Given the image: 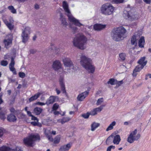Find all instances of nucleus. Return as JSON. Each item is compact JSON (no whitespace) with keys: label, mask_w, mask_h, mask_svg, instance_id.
Wrapping results in <instances>:
<instances>
[{"label":"nucleus","mask_w":151,"mask_h":151,"mask_svg":"<svg viewBox=\"0 0 151 151\" xmlns=\"http://www.w3.org/2000/svg\"><path fill=\"white\" fill-rule=\"evenodd\" d=\"M104 100L103 98H100L98 99L96 104L97 106L100 105L104 102Z\"/></svg>","instance_id":"ea45409f"},{"label":"nucleus","mask_w":151,"mask_h":151,"mask_svg":"<svg viewBox=\"0 0 151 151\" xmlns=\"http://www.w3.org/2000/svg\"><path fill=\"white\" fill-rule=\"evenodd\" d=\"M72 29L74 31H76L77 30V28L76 27H73Z\"/></svg>","instance_id":"774afa93"},{"label":"nucleus","mask_w":151,"mask_h":151,"mask_svg":"<svg viewBox=\"0 0 151 151\" xmlns=\"http://www.w3.org/2000/svg\"><path fill=\"white\" fill-rule=\"evenodd\" d=\"M5 113H3L2 112L0 111V118L2 119H5Z\"/></svg>","instance_id":"a18cd8bd"},{"label":"nucleus","mask_w":151,"mask_h":151,"mask_svg":"<svg viewBox=\"0 0 151 151\" xmlns=\"http://www.w3.org/2000/svg\"><path fill=\"white\" fill-rule=\"evenodd\" d=\"M55 91L58 95L60 93V91L58 89V88H56L55 89Z\"/></svg>","instance_id":"13d9d810"},{"label":"nucleus","mask_w":151,"mask_h":151,"mask_svg":"<svg viewBox=\"0 0 151 151\" xmlns=\"http://www.w3.org/2000/svg\"><path fill=\"white\" fill-rule=\"evenodd\" d=\"M70 120V119L69 117H64L61 119H59L58 121L61 122L62 124L65 123V122H68Z\"/></svg>","instance_id":"7c9ffc66"},{"label":"nucleus","mask_w":151,"mask_h":151,"mask_svg":"<svg viewBox=\"0 0 151 151\" xmlns=\"http://www.w3.org/2000/svg\"><path fill=\"white\" fill-rule=\"evenodd\" d=\"M30 33V28L26 27L22 29V32L21 35L23 42H26L27 41L29 38V35Z\"/></svg>","instance_id":"9d476101"},{"label":"nucleus","mask_w":151,"mask_h":151,"mask_svg":"<svg viewBox=\"0 0 151 151\" xmlns=\"http://www.w3.org/2000/svg\"><path fill=\"white\" fill-rule=\"evenodd\" d=\"M144 67L141 66L140 65H138L133 70L132 75L133 76H136L137 75V72H139Z\"/></svg>","instance_id":"4be33fe9"},{"label":"nucleus","mask_w":151,"mask_h":151,"mask_svg":"<svg viewBox=\"0 0 151 151\" xmlns=\"http://www.w3.org/2000/svg\"><path fill=\"white\" fill-rule=\"evenodd\" d=\"M36 50L34 49L31 50L30 51V52L31 53L34 54L36 52Z\"/></svg>","instance_id":"6e6d98bb"},{"label":"nucleus","mask_w":151,"mask_h":151,"mask_svg":"<svg viewBox=\"0 0 151 151\" xmlns=\"http://www.w3.org/2000/svg\"><path fill=\"white\" fill-rule=\"evenodd\" d=\"M8 93L9 94V95H10L11 94V90H9L7 91Z\"/></svg>","instance_id":"69168bd1"},{"label":"nucleus","mask_w":151,"mask_h":151,"mask_svg":"<svg viewBox=\"0 0 151 151\" xmlns=\"http://www.w3.org/2000/svg\"><path fill=\"white\" fill-rule=\"evenodd\" d=\"M151 78V74H148L146 75L145 79L146 80H147L148 79V78Z\"/></svg>","instance_id":"3c124183"},{"label":"nucleus","mask_w":151,"mask_h":151,"mask_svg":"<svg viewBox=\"0 0 151 151\" xmlns=\"http://www.w3.org/2000/svg\"><path fill=\"white\" fill-rule=\"evenodd\" d=\"M52 67L55 70L58 72H61L63 73L65 72L62 68V65L61 63L59 60H56L53 62Z\"/></svg>","instance_id":"9b49d317"},{"label":"nucleus","mask_w":151,"mask_h":151,"mask_svg":"<svg viewBox=\"0 0 151 151\" xmlns=\"http://www.w3.org/2000/svg\"><path fill=\"white\" fill-rule=\"evenodd\" d=\"M36 38H37V36L36 35H35L33 37V40H36Z\"/></svg>","instance_id":"338daca9"},{"label":"nucleus","mask_w":151,"mask_h":151,"mask_svg":"<svg viewBox=\"0 0 151 151\" xmlns=\"http://www.w3.org/2000/svg\"><path fill=\"white\" fill-rule=\"evenodd\" d=\"M104 106L103 105L99 107L94 109L89 112L90 115L94 116L96 115L97 112H100L103 109V107Z\"/></svg>","instance_id":"2eb2a0df"},{"label":"nucleus","mask_w":151,"mask_h":151,"mask_svg":"<svg viewBox=\"0 0 151 151\" xmlns=\"http://www.w3.org/2000/svg\"><path fill=\"white\" fill-rule=\"evenodd\" d=\"M106 25L101 24H96L94 25L93 28L94 30L97 31H100L105 28Z\"/></svg>","instance_id":"aec40b11"},{"label":"nucleus","mask_w":151,"mask_h":151,"mask_svg":"<svg viewBox=\"0 0 151 151\" xmlns=\"http://www.w3.org/2000/svg\"><path fill=\"white\" fill-rule=\"evenodd\" d=\"M42 111V109L39 107H36L34 109V112L36 115L40 114Z\"/></svg>","instance_id":"473e14b6"},{"label":"nucleus","mask_w":151,"mask_h":151,"mask_svg":"<svg viewBox=\"0 0 151 151\" xmlns=\"http://www.w3.org/2000/svg\"><path fill=\"white\" fill-rule=\"evenodd\" d=\"M123 16L125 19L131 21L137 20L138 18V15L136 14L134 10L129 6L125 8L123 12Z\"/></svg>","instance_id":"39448f33"},{"label":"nucleus","mask_w":151,"mask_h":151,"mask_svg":"<svg viewBox=\"0 0 151 151\" xmlns=\"http://www.w3.org/2000/svg\"><path fill=\"white\" fill-rule=\"evenodd\" d=\"M19 77L21 78H24L25 76V75L24 73L23 72H19Z\"/></svg>","instance_id":"09e8293b"},{"label":"nucleus","mask_w":151,"mask_h":151,"mask_svg":"<svg viewBox=\"0 0 151 151\" xmlns=\"http://www.w3.org/2000/svg\"><path fill=\"white\" fill-rule=\"evenodd\" d=\"M45 133L49 140L51 142H52L53 139L52 135H50L51 133L50 131L49 130L46 129L45 131Z\"/></svg>","instance_id":"b1692460"},{"label":"nucleus","mask_w":151,"mask_h":151,"mask_svg":"<svg viewBox=\"0 0 151 151\" xmlns=\"http://www.w3.org/2000/svg\"><path fill=\"white\" fill-rule=\"evenodd\" d=\"M27 115L29 116L32 117L31 119L32 120H35L37 118L34 116L32 115V114L31 113L30 111H28L27 112Z\"/></svg>","instance_id":"a19ab883"},{"label":"nucleus","mask_w":151,"mask_h":151,"mask_svg":"<svg viewBox=\"0 0 151 151\" xmlns=\"http://www.w3.org/2000/svg\"><path fill=\"white\" fill-rule=\"evenodd\" d=\"M123 83V81H118L116 80V86L117 87H119Z\"/></svg>","instance_id":"49530a36"},{"label":"nucleus","mask_w":151,"mask_h":151,"mask_svg":"<svg viewBox=\"0 0 151 151\" xmlns=\"http://www.w3.org/2000/svg\"><path fill=\"white\" fill-rule=\"evenodd\" d=\"M116 124V122L115 121L112 122L107 127L106 129V131L112 129L114 128V127Z\"/></svg>","instance_id":"2f4dec72"},{"label":"nucleus","mask_w":151,"mask_h":151,"mask_svg":"<svg viewBox=\"0 0 151 151\" xmlns=\"http://www.w3.org/2000/svg\"><path fill=\"white\" fill-rule=\"evenodd\" d=\"M59 107V105L58 104L55 103L53 106L52 109L53 111L56 110L58 109Z\"/></svg>","instance_id":"79ce46f5"},{"label":"nucleus","mask_w":151,"mask_h":151,"mask_svg":"<svg viewBox=\"0 0 151 151\" xmlns=\"http://www.w3.org/2000/svg\"><path fill=\"white\" fill-rule=\"evenodd\" d=\"M60 19L63 25L65 26H66L68 23L66 22V19L63 17V15L62 14H60Z\"/></svg>","instance_id":"c9c22d12"},{"label":"nucleus","mask_w":151,"mask_h":151,"mask_svg":"<svg viewBox=\"0 0 151 151\" xmlns=\"http://www.w3.org/2000/svg\"><path fill=\"white\" fill-rule=\"evenodd\" d=\"M15 62L13 58H12L11 63L9 65V68L10 70L12 71L14 75H16L17 73L15 69L14 68Z\"/></svg>","instance_id":"dca6fc26"},{"label":"nucleus","mask_w":151,"mask_h":151,"mask_svg":"<svg viewBox=\"0 0 151 151\" xmlns=\"http://www.w3.org/2000/svg\"><path fill=\"white\" fill-rule=\"evenodd\" d=\"M36 104L40 106H42L45 105L46 104V103H44L41 102H38L36 103Z\"/></svg>","instance_id":"8fccbe9b"},{"label":"nucleus","mask_w":151,"mask_h":151,"mask_svg":"<svg viewBox=\"0 0 151 151\" xmlns=\"http://www.w3.org/2000/svg\"><path fill=\"white\" fill-rule=\"evenodd\" d=\"M72 144L71 143H69L61 146L60 149V151H68L71 147Z\"/></svg>","instance_id":"5701e85b"},{"label":"nucleus","mask_w":151,"mask_h":151,"mask_svg":"<svg viewBox=\"0 0 151 151\" xmlns=\"http://www.w3.org/2000/svg\"><path fill=\"white\" fill-rule=\"evenodd\" d=\"M87 41V37L84 35L79 33L76 35L74 38L73 43L75 47L79 49L83 50L86 48L85 45Z\"/></svg>","instance_id":"f257e3e1"},{"label":"nucleus","mask_w":151,"mask_h":151,"mask_svg":"<svg viewBox=\"0 0 151 151\" xmlns=\"http://www.w3.org/2000/svg\"><path fill=\"white\" fill-rule=\"evenodd\" d=\"M8 64V62L6 60H2L1 62V64L4 66H6Z\"/></svg>","instance_id":"37998d69"},{"label":"nucleus","mask_w":151,"mask_h":151,"mask_svg":"<svg viewBox=\"0 0 151 151\" xmlns=\"http://www.w3.org/2000/svg\"><path fill=\"white\" fill-rule=\"evenodd\" d=\"M115 146H114L113 145H111L108 147V148L107 149V150H106V151H111V150L112 149H115Z\"/></svg>","instance_id":"de8ad7c7"},{"label":"nucleus","mask_w":151,"mask_h":151,"mask_svg":"<svg viewBox=\"0 0 151 151\" xmlns=\"http://www.w3.org/2000/svg\"><path fill=\"white\" fill-rule=\"evenodd\" d=\"M51 134H52L53 135H55L56 134V131H52L51 132Z\"/></svg>","instance_id":"680f3d73"},{"label":"nucleus","mask_w":151,"mask_h":151,"mask_svg":"<svg viewBox=\"0 0 151 151\" xmlns=\"http://www.w3.org/2000/svg\"><path fill=\"white\" fill-rule=\"evenodd\" d=\"M42 94V92H38L36 94H35L34 96L31 97L29 99V101L30 102L33 101L37 99Z\"/></svg>","instance_id":"bb28decb"},{"label":"nucleus","mask_w":151,"mask_h":151,"mask_svg":"<svg viewBox=\"0 0 151 151\" xmlns=\"http://www.w3.org/2000/svg\"><path fill=\"white\" fill-rule=\"evenodd\" d=\"M1 19L4 24L10 30H12L13 29L14 25L13 24L14 20L12 17H9V22L6 19V15L3 14L2 15Z\"/></svg>","instance_id":"1a4fd4ad"},{"label":"nucleus","mask_w":151,"mask_h":151,"mask_svg":"<svg viewBox=\"0 0 151 151\" xmlns=\"http://www.w3.org/2000/svg\"><path fill=\"white\" fill-rule=\"evenodd\" d=\"M9 38L6 39L4 41V43L6 48L9 47L12 43V36L11 35H9Z\"/></svg>","instance_id":"f3484780"},{"label":"nucleus","mask_w":151,"mask_h":151,"mask_svg":"<svg viewBox=\"0 0 151 151\" xmlns=\"http://www.w3.org/2000/svg\"><path fill=\"white\" fill-rule=\"evenodd\" d=\"M2 94L0 95V104H1L3 102V101L1 98Z\"/></svg>","instance_id":"052dcab7"},{"label":"nucleus","mask_w":151,"mask_h":151,"mask_svg":"<svg viewBox=\"0 0 151 151\" xmlns=\"http://www.w3.org/2000/svg\"><path fill=\"white\" fill-rule=\"evenodd\" d=\"M58 99V98L57 96H51L47 100L46 104L47 105H49L52 104L55 101L56 99Z\"/></svg>","instance_id":"a211bd4d"},{"label":"nucleus","mask_w":151,"mask_h":151,"mask_svg":"<svg viewBox=\"0 0 151 151\" xmlns=\"http://www.w3.org/2000/svg\"><path fill=\"white\" fill-rule=\"evenodd\" d=\"M141 35L142 33L140 32H137L134 33L131 39V42L132 45H137L138 40L140 38Z\"/></svg>","instance_id":"f8f14e48"},{"label":"nucleus","mask_w":151,"mask_h":151,"mask_svg":"<svg viewBox=\"0 0 151 151\" xmlns=\"http://www.w3.org/2000/svg\"><path fill=\"white\" fill-rule=\"evenodd\" d=\"M115 8L112 4L107 3L103 4L100 8L101 13L105 16H109L114 13Z\"/></svg>","instance_id":"423d86ee"},{"label":"nucleus","mask_w":151,"mask_h":151,"mask_svg":"<svg viewBox=\"0 0 151 151\" xmlns=\"http://www.w3.org/2000/svg\"><path fill=\"white\" fill-rule=\"evenodd\" d=\"M145 57L142 58L138 62L139 65H140L141 66L144 67L147 63V61L145 60Z\"/></svg>","instance_id":"a878e982"},{"label":"nucleus","mask_w":151,"mask_h":151,"mask_svg":"<svg viewBox=\"0 0 151 151\" xmlns=\"http://www.w3.org/2000/svg\"><path fill=\"white\" fill-rule=\"evenodd\" d=\"M100 124L99 123L94 122L91 125V130L92 131H94L95 129L99 127Z\"/></svg>","instance_id":"c85d7f7f"},{"label":"nucleus","mask_w":151,"mask_h":151,"mask_svg":"<svg viewBox=\"0 0 151 151\" xmlns=\"http://www.w3.org/2000/svg\"><path fill=\"white\" fill-rule=\"evenodd\" d=\"M80 58L81 65L89 73H93L95 71V68L91 64V59L83 55H81Z\"/></svg>","instance_id":"7ed1b4c3"},{"label":"nucleus","mask_w":151,"mask_h":151,"mask_svg":"<svg viewBox=\"0 0 151 151\" xmlns=\"http://www.w3.org/2000/svg\"><path fill=\"white\" fill-rule=\"evenodd\" d=\"M10 110L11 112L13 113H15L16 111L14 109L13 107L11 108L10 109Z\"/></svg>","instance_id":"864d4df0"},{"label":"nucleus","mask_w":151,"mask_h":151,"mask_svg":"<svg viewBox=\"0 0 151 151\" xmlns=\"http://www.w3.org/2000/svg\"><path fill=\"white\" fill-rule=\"evenodd\" d=\"M119 60L122 61L124 60L126 58V55L125 53H122L119 54Z\"/></svg>","instance_id":"e433bc0d"},{"label":"nucleus","mask_w":151,"mask_h":151,"mask_svg":"<svg viewBox=\"0 0 151 151\" xmlns=\"http://www.w3.org/2000/svg\"><path fill=\"white\" fill-rule=\"evenodd\" d=\"M54 114L55 115H58L60 114L59 112L58 111H57L56 110H55L54 111Z\"/></svg>","instance_id":"bf43d9fd"},{"label":"nucleus","mask_w":151,"mask_h":151,"mask_svg":"<svg viewBox=\"0 0 151 151\" xmlns=\"http://www.w3.org/2000/svg\"><path fill=\"white\" fill-rule=\"evenodd\" d=\"M35 8L36 9H38L39 8V5L38 4H36L35 5Z\"/></svg>","instance_id":"0e129e2a"},{"label":"nucleus","mask_w":151,"mask_h":151,"mask_svg":"<svg viewBox=\"0 0 151 151\" xmlns=\"http://www.w3.org/2000/svg\"><path fill=\"white\" fill-rule=\"evenodd\" d=\"M35 121L34 122H31V124L34 126H38L39 127H41V124L39 123L38 122V119L37 118L36 119L33 120Z\"/></svg>","instance_id":"f704fd0d"},{"label":"nucleus","mask_w":151,"mask_h":151,"mask_svg":"<svg viewBox=\"0 0 151 151\" xmlns=\"http://www.w3.org/2000/svg\"><path fill=\"white\" fill-rule=\"evenodd\" d=\"M126 32L125 29L121 26L114 29L111 32V35L114 40L119 41L123 40L125 37V34Z\"/></svg>","instance_id":"f03ea898"},{"label":"nucleus","mask_w":151,"mask_h":151,"mask_svg":"<svg viewBox=\"0 0 151 151\" xmlns=\"http://www.w3.org/2000/svg\"><path fill=\"white\" fill-rule=\"evenodd\" d=\"M64 78L63 77H60L59 80V84L61 86V90L63 93H65L66 91L65 90V84L63 82Z\"/></svg>","instance_id":"6ab92c4d"},{"label":"nucleus","mask_w":151,"mask_h":151,"mask_svg":"<svg viewBox=\"0 0 151 151\" xmlns=\"http://www.w3.org/2000/svg\"><path fill=\"white\" fill-rule=\"evenodd\" d=\"M7 120L10 122H14L16 121L17 118L15 115L10 114L7 117Z\"/></svg>","instance_id":"cd10ccee"},{"label":"nucleus","mask_w":151,"mask_h":151,"mask_svg":"<svg viewBox=\"0 0 151 151\" xmlns=\"http://www.w3.org/2000/svg\"><path fill=\"white\" fill-rule=\"evenodd\" d=\"M140 134H137V130L135 129L134 131L131 132L127 139V142L130 143H133L134 141L137 140L140 137Z\"/></svg>","instance_id":"6e6552de"},{"label":"nucleus","mask_w":151,"mask_h":151,"mask_svg":"<svg viewBox=\"0 0 151 151\" xmlns=\"http://www.w3.org/2000/svg\"><path fill=\"white\" fill-rule=\"evenodd\" d=\"M8 9L10 11L11 13L13 14H16L17 13L16 10L14 9V7L13 6H9L8 7Z\"/></svg>","instance_id":"4c0bfd02"},{"label":"nucleus","mask_w":151,"mask_h":151,"mask_svg":"<svg viewBox=\"0 0 151 151\" xmlns=\"http://www.w3.org/2000/svg\"><path fill=\"white\" fill-rule=\"evenodd\" d=\"M138 42V46L140 48H144L145 44V40L143 36H142L139 39Z\"/></svg>","instance_id":"412c9836"},{"label":"nucleus","mask_w":151,"mask_h":151,"mask_svg":"<svg viewBox=\"0 0 151 151\" xmlns=\"http://www.w3.org/2000/svg\"><path fill=\"white\" fill-rule=\"evenodd\" d=\"M90 115V114L89 112H88L86 114H83L82 116L85 119H87L89 117Z\"/></svg>","instance_id":"c03bdc74"},{"label":"nucleus","mask_w":151,"mask_h":151,"mask_svg":"<svg viewBox=\"0 0 151 151\" xmlns=\"http://www.w3.org/2000/svg\"><path fill=\"white\" fill-rule=\"evenodd\" d=\"M63 7L66 13L69 20L70 22L73 23L75 25L79 27L83 25V24L79 22L78 20L75 18L72 15L68 8V4L65 1L63 2Z\"/></svg>","instance_id":"20e7f679"},{"label":"nucleus","mask_w":151,"mask_h":151,"mask_svg":"<svg viewBox=\"0 0 151 151\" xmlns=\"http://www.w3.org/2000/svg\"><path fill=\"white\" fill-rule=\"evenodd\" d=\"M3 134V131L1 128H0V137L2 136Z\"/></svg>","instance_id":"4d7b16f0"},{"label":"nucleus","mask_w":151,"mask_h":151,"mask_svg":"<svg viewBox=\"0 0 151 151\" xmlns=\"http://www.w3.org/2000/svg\"><path fill=\"white\" fill-rule=\"evenodd\" d=\"M12 151H22L21 149L18 147H17L15 149H12Z\"/></svg>","instance_id":"603ef678"},{"label":"nucleus","mask_w":151,"mask_h":151,"mask_svg":"<svg viewBox=\"0 0 151 151\" xmlns=\"http://www.w3.org/2000/svg\"><path fill=\"white\" fill-rule=\"evenodd\" d=\"M40 139V136L38 134H32L29 135L28 137L24 138L23 141L26 145L29 146H32L35 141L39 140Z\"/></svg>","instance_id":"0eeeda50"},{"label":"nucleus","mask_w":151,"mask_h":151,"mask_svg":"<svg viewBox=\"0 0 151 151\" xmlns=\"http://www.w3.org/2000/svg\"><path fill=\"white\" fill-rule=\"evenodd\" d=\"M63 62L65 66L73 68V63L69 58H64L63 60Z\"/></svg>","instance_id":"ddd939ff"},{"label":"nucleus","mask_w":151,"mask_h":151,"mask_svg":"<svg viewBox=\"0 0 151 151\" xmlns=\"http://www.w3.org/2000/svg\"><path fill=\"white\" fill-rule=\"evenodd\" d=\"M75 112L74 111H70L69 112V114L70 115L73 114H74Z\"/></svg>","instance_id":"e2e57ef3"},{"label":"nucleus","mask_w":151,"mask_h":151,"mask_svg":"<svg viewBox=\"0 0 151 151\" xmlns=\"http://www.w3.org/2000/svg\"><path fill=\"white\" fill-rule=\"evenodd\" d=\"M116 80L114 78H111L108 81L107 83L109 84H110L111 85H114L116 84Z\"/></svg>","instance_id":"58836bf2"},{"label":"nucleus","mask_w":151,"mask_h":151,"mask_svg":"<svg viewBox=\"0 0 151 151\" xmlns=\"http://www.w3.org/2000/svg\"><path fill=\"white\" fill-rule=\"evenodd\" d=\"M61 136L60 135H57L54 138L52 142H53L54 144H57L59 143L61 138Z\"/></svg>","instance_id":"c756f323"},{"label":"nucleus","mask_w":151,"mask_h":151,"mask_svg":"<svg viewBox=\"0 0 151 151\" xmlns=\"http://www.w3.org/2000/svg\"><path fill=\"white\" fill-rule=\"evenodd\" d=\"M89 92L85 91L79 94L77 97V99L79 101H83L88 95Z\"/></svg>","instance_id":"4468645a"},{"label":"nucleus","mask_w":151,"mask_h":151,"mask_svg":"<svg viewBox=\"0 0 151 151\" xmlns=\"http://www.w3.org/2000/svg\"><path fill=\"white\" fill-rule=\"evenodd\" d=\"M147 4H150L151 0H143Z\"/></svg>","instance_id":"5fc2aeb1"},{"label":"nucleus","mask_w":151,"mask_h":151,"mask_svg":"<svg viewBox=\"0 0 151 151\" xmlns=\"http://www.w3.org/2000/svg\"><path fill=\"white\" fill-rule=\"evenodd\" d=\"M12 149L8 147L3 146L0 147V151H12Z\"/></svg>","instance_id":"72a5a7b5"},{"label":"nucleus","mask_w":151,"mask_h":151,"mask_svg":"<svg viewBox=\"0 0 151 151\" xmlns=\"http://www.w3.org/2000/svg\"><path fill=\"white\" fill-rule=\"evenodd\" d=\"M121 140L120 136L118 134L116 135L114 137L113 142L114 144L117 145L119 144Z\"/></svg>","instance_id":"393cba45"}]
</instances>
